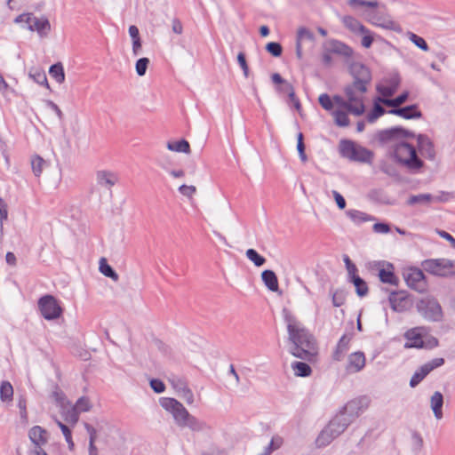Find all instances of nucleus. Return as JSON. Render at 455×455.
<instances>
[{
	"instance_id": "15",
	"label": "nucleus",
	"mask_w": 455,
	"mask_h": 455,
	"mask_svg": "<svg viewBox=\"0 0 455 455\" xmlns=\"http://www.w3.org/2000/svg\"><path fill=\"white\" fill-rule=\"evenodd\" d=\"M369 400L366 396L353 399L347 403L340 411L353 422L368 406Z\"/></svg>"
},
{
	"instance_id": "34",
	"label": "nucleus",
	"mask_w": 455,
	"mask_h": 455,
	"mask_svg": "<svg viewBox=\"0 0 455 455\" xmlns=\"http://www.w3.org/2000/svg\"><path fill=\"white\" fill-rule=\"evenodd\" d=\"M348 281L352 283L355 288V293L358 297H365L369 292V288L367 285V283L364 279L360 277L358 275H355L350 278H348Z\"/></svg>"
},
{
	"instance_id": "20",
	"label": "nucleus",
	"mask_w": 455,
	"mask_h": 455,
	"mask_svg": "<svg viewBox=\"0 0 455 455\" xmlns=\"http://www.w3.org/2000/svg\"><path fill=\"white\" fill-rule=\"evenodd\" d=\"M27 28L36 31L41 37H44L51 31V24L46 17L37 18L31 14V22H28Z\"/></svg>"
},
{
	"instance_id": "1",
	"label": "nucleus",
	"mask_w": 455,
	"mask_h": 455,
	"mask_svg": "<svg viewBox=\"0 0 455 455\" xmlns=\"http://www.w3.org/2000/svg\"><path fill=\"white\" fill-rule=\"evenodd\" d=\"M288 339L292 344L290 352L293 356L312 362L317 355L316 339L304 325L291 328Z\"/></svg>"
},
{
	"instance_id": "46",
	"label": "nucleus",
	"mask_w": 455,
	"mask_h": 455,
	"mask_svg": "<svg viewBox=\"0 0 455 455\" xmlns=\"http://www.w3.org/2000/svg\"><path fill=\"white\" fill-rule=\"evenodd\" d=\"M424 445L421 435L414 430L411 432V451L414 455H419Z\"/></svg>"
},
{
	"instance_id": "6",
	"label": "nucleus",
	"mask_w": 455,
	"mask_h": 455,
	"mask_svg": "<svg viewBox=\"0 0 455 455\" xmlns=\"http://www.w3.org/2000/svg\"><path fill=\"white\" fill-rule=\"evenodd\" d=\"M339 151L343 157L354 162L371 164L374 153L350 140H341Z\"/></svg>"
},
{
	"instance_id": "32",
	"label": "nucleus",
	"mask_w": 455,
	"mask_h": 455,
	"mask_svg": "<svg viewBox=\"0 0 455 455\" xmlns=\"http://www.w3.org/2000/svg\"><path fill=\"white\" fill-rule=\"evenodd\" d=\"M410 93L408 91L403 92L401 94L393 99H385L378 96V100H381L382 104L390 107L391 108H400L399 106L407 101Z\"/></svg>"
},
{
	"instance_id": "61",
	"label": "nucleus",
	"mask_w": 455,
	"mask_h": 455,
	"mask_svg": "<svg viewBox=\"0 0 455 455\" xmlns=\"http://www.w3.org/2000/svg\"><path fill=\"white\" fill-rule=\"evenodd\" d=\"M149 386L152 390L156 394H161L165 390L164 383L159 379H151L149 380Z\"/></svg>"
},
{
	"instance_id": "22",
	"label": "nucleus",
	"mask_w": 455,
	"mask_h": 455,
	"mask_svg": "<svg viewBox=\"0 0 455 455\" xmlns=\"http://www.w3.org/2000/svg\"><path fill=\"white\" fill-rule=\"evenodd\" d=\"M353 338V333L344 334L341 336L339 340L337 343V346L332 353V359L334 361L339 362L341 361L346 353L349 348V343Z\"/></svg>"
},
{
	"instance_id": "3",
	"label": "nucleus",
	"mask_w": 455,
	"mask_h": 455,
	"mask_svg": "<svg viewBox=\"0 0 455 455\" xmlns=\"http://www.w3.org/2000/svg\"><path fill=\"white\" fill-rule=\"evenodd\" d=\"M347 4L353 9L360 7H369L371 10L364 13L367 21L372 25L390 29L393 31H400V26L386 15L384 12L379 9L380 4L376 0H348Z\"/></svg>"
},
{
	"instance_id": "27",
	"label": "nucleus",
	"mask_w": 455,
	"mask_h": 455,
	"mask_svg": "<svg viewBox=\"0 0 455 455\" xmlns=\"http://www.w3.org/2000/svg\"><path fill=\"white\" fill-rule=\"evenodd\" d=\"M261 279L265 286L271 291H278L279 284L276 274L270 269H266L261 273Z\"/></svg>"
},
{
	"instance_id": "14",
	"label": "nucleus",
	"mask_w": 455,
	"mask_h": 455,
	"mask_svg": "<svg viewBox=\"0 0 455 455\" xmlns=\"http://www.w3.org/2000/svg\"><path fill=\"white\" fill-rule=\"evenodd\" d=\"M444 362L443 358L437 357L421 365L411 378L410 387H417L432 371L443 365Z\"/></svg>"
},
{
	"instance_id": "58",
	"label": "nucleus",
	"mask_w": 455,
	"mask_h": 455,
	"mask_svg": "<svg viewBox=\"0 0 455 455\" xmlns=\"http://www.w3.org/2000/svg\"><path fill=\"white\" fill-rule=\"evenodd\" d=\"M304 39H307V40H309V41H313L314 40V34L309 29H307V28L301 27L298 30L296 41L301 43L302 40H304Z\"/></svg>"
},
{
	"instance_id": "21",
	"label": "nucleus",
	"mask_w": 455,
	"mask_h": 455,
	"mask_svg": "<svg viewBox=\"0 0 455 455\" xmlns=\"http://www.w3.org/2000/svg\"><path fill=\"white\" fill-rule=\"evenodd\" d=\"M404 338L407 341L404 344L405 348H424L425 340L423 339L422 333L419 332V328H412L404 333Z\"/></svg>"
},
{
	"instance_id": "10",
	"label": "nucleus",
	"mask_w": 455,
	"mask_h": 455,
	"mask_svg": "<svg viewBox=\"0 0 455 455\" xmlns=\"http://www.w3.org/2000/svg\"><path fill=\"white\" fill-rule=\"evenodd\" d=\"M415 133L402 126H394L388 129L378 131L375 134V140L380 146H384L390 142L403 138H414Z\"/></svg>"
},
{
	"instance_id": "63",
	"label": "nucleus",
	"mask_w": 455,
	"mask_h": 455,
	"mask_svg": "<svg viewBox=\"0 0 455 455\" xmlns=\"http://www.w3.org/2000/svg\"><path fill=\"white\" fill-rule=\"evenodd\" d=\"M344 263L346 265V268L348 273V278L357 275V267L352 262L350 258L347 255H344L343 257Z\"/></svg>"
},
{
	"instance_id": "51",
	"label": "nucleus",
	"mask_w": 455,
	"mask_h": 455,
	"mask_svg": "<svg viewBox=\"0 0 455 455\" xmlns=\"http://www.w3.org/2000/svg\"><path fill=\"white\" fill-rule=\"evenodd\" d=\"M57 425L60 428V430H61V432H62V434H63V435L65 437V440H66V442L68 444L69 450H73L75 444H74V442L72 440L71 429L67 425H65L64 423H62L60 420H57Z\"/></svg>"
},
{
	"instance_id": "62",
	"label": "nucleus",
	"mask_w": 455,
	"mask_h": 455,
	"mask_svg": "<svg viewBox=\"0 0 455 455\" xmlns=\"http://www.w3.org/2000/svg\"><path fill=\"white\" fill-rule=\"evenodd\" d=\"M170 382L173 388L179 393H183L186 388H188L187 382L180 378H173L170 379Z\"/></svg>"
},
{
	"instance_id": "16",
	"label": "nucleus",
	"mask_w": 455,
	"mask_h": 455,
	"mask_svg": "<svg viewBox=\"0 0 455 455\" xmlns=\"http://www.w3.org/2000/svg\"><path fill=\"white\" fill-rule=\"evenodd\" d=\"M391 308L395 312H403L408 310L412 302L406 291H394L388 296Z\"/></svg>"
},
{
	"instance_id": "38",
	"label": "nucleus",
	"mask_w": 455,
	"mask_h": 455,
	"mask_svg": "<svg viewBox=\"0 0 455 455\" xmlns=\"http://www.w3.org/2000/svg\"><path fill=\"white\" fill-rule=\"evenodd\" d=\"M347 216L356 224L373 220L374 218L358 210H348L346 212Z\"/></svg>"
},
{
	"instance_id": "29",
	"label": "nucleus",
	"mask_w": 455,
	"mask_h": 455,
	"mask_svg": "<svg viewBox=\"0 0 455 455\" xmlns=\"http://www.w3.org/2000/svg\"><path fill=\"white\" fill-rule=\"evenodd\" d=\"M431 409L437 419L443 418V395L441 392L435 391L430 400Z\"/></svg>"
},
{
	"instance_id": "39",
	"label": "nucleus",
	"mask_w": 455,
	"mask_h": 455,
	"mask_svg": "<svg viewBox=\"0 0 455 455\" xmlns=\"http://www.w3.org/2000/svg\"><path fill=\"white\" fill-rule=\"evenodd\" d=\"M282 315L284 322L287 324L288 333L290 332L291 328L294 330L299 326L303 325L302 323H300L288 308L283 307L282 310Z\"/></svg>"
},
{
	"instance_id": "41",
	"label": "nucleus",
	"mask_w": 455,
	"mask_h": 455,
	"mask_svg": "<svg viewBox=\"0 0 455 455\" xmlns=\"http://www.w3.org/2000/svg\"><path fill=\"white\" fill-rule=\"evenodd\" d=\"M181 427H188L193 431H203L207 428V424L189 414V417H188Z\"/></svg>"
},
{
	"instance_id": "33",
	"label": "nucleus",
	"mask_w": 455,
	"mask_h": 455,
	"mask_svg": "<svg viewBox=\"0 0 455 455\" xmlns=\"http://www.w3.org/2000/svg\"><path fill=\"white\" fill-rule=\"evenodd\" d=\"M381 100H378V97L374 99L372 108L370 110V112L367 114L366 119L369 123L372 124L374 123L378 118L382 116L385 113H387V110H386L381 105Z\"/></svg>"
},
{
	"instance_id": "55",
	"label": "nucleus",
	"mask_w": 455,
	"mask_h": 455,
	"mask_svg": "<svg viewBox=\"0 0 455 455\" xmlns=\"http://www.w3.org/2000/svg\"><path fill=\"white\" fill-rule=\"evenodd\" d=\"M79 412L89 411L92 409V403L87 396L80 397L74 406Z\"/></svg>"
},
{
	"instance_id": "36",
	"label": "nucleus",
	"mask_w": 455,
	"mask_h": 455,
	"mask_svg": "<svg viewBox=\"0 0 455 455\" xmlns=\"http://www.w3.org/2000/svg\"><path fill=\"white\" fill-rule=\"evenodd\" d=\"M167 148L170 151H175L185 154H189L191 151L189 142L185 139H181L177 141H169L167 143Z\"/></svg>"
},
{
	"instance_id": "18",
	"label": "nucleus",
	"mask_w": 455,
	"mask_h": 455,
	"mask_svg": "<svg viewBox=\"0 0 455 455\" xmlns=\"http://www.w3.org/2000/svg\"><path fill=\"white\" fill-rule=\"evenodd\" d=\"M417 139L418 149L420 155L429 160H435V149L434 142L426 134H415Z\"/></svg>"
},
{
	"instance_id": "40",
	"label": "nucleus",
	"mask_w": 455,
	"mask_h": 455,
	"mask_svg": "<svg viewBox=\"0 0 455 455\" xmlns=\"http://www.w3.org/2000/svg\"><path fill=\"white\" fill-rule=\"evenodd\" d=\"M49 74L59 84L65 81V71L61 62L52 64L49 68Z\"/></svg>"
},
{
	"instance_id": "44",
	"label": "nucleus",
	"mask_w": 455,
	"mask_h": 455,
	"mask_svg": "<svg viewBox=\"0 0 455 455\" xmlns=\"http://www.w3.org/2000/svg\"><path fill=\"white\" fill-rule=\"evenodd\" d=\"M45 165V160L39 155H34L31 156V168L35 176L39 177Z\"/></svg>"
},
{
	"instance_id": "23",
	"label": "nucleus",
	"mask_w": 455,
	"mask_h": 455,
	"mask_svg": "<svg viewBox=\"0 0 455 455\" xmlns=\"http://www.w3.org/2000/svg\"><path fill=\"white\" fill-rule=\"evenodd\" d=\"M327 44L329 50L334 54L341 55L346 58H350L354 53V50L352 47L339 40L331 39L327 42Z\"/></svg>"
},
{
	"instance_id": "24",
	"label": "nucleus",
	"mask_w": 455,
	"mask_h": 455,
	"mask_svg": "<svg viewBox=\"0 0 455 455\" xmlns=\"http://www.w3.org/2000/svg\"><path fill=\"white\" fill-rule=\"evenodd\" d=\"M97 183L102 187L110 189L118 181V177L115 172L109 171H98L96 173Z\"/></svg>"
},
{
	"instance_id": "47",
	"label": "nucleus",
	"mask_w": 455,
	"mask_h": 455,
	"mask_svg": "<svg viewBox=\"0 0 455 455\" xmlns=\"http://www.w3.org/2000/svg\"><path fill=\"white\" fill-rule=\"evenodd\" d=\"M245 255L256 267H261L267 261L265 257L261 256L255 249L252 248L248 249Z\"/></svg>"
},
{
	"instance_id": "52",
	"label": "nucleus",
	"mask_w": 455,
	"mask_h": 455,
	"mask_svg": "<svg viewBox=\"0 0 455 455\" xmlns=\"http://www.w3.org/2000/svg\"><path fill=\"white\" fill-rule=\"evenodd\" d=\"M266 51L273 57H280L283 53V46L278 42H269L265 46Z\"/></svg>"
},
{
	"instance_id": "64",
	"label": "nucleus",
	"mask_w": 455,
	"mask_h": 455,
	"mask_svg": "<svg viewBox=\"0 0 455 455\" xmlns=\"http://www.w3.org/2000/svg\"><path fill=\"white\" fill-rule=\"evenodd\" d=\"M78 419L79 411L75 407L67 411L65 420L76 424L78 421Z\"/></svg>"
},
{
	"instance_id": "31",
	"label": "nucleus",
	"mask_w": 455,
	"mask_h": 455,
	"mask_svg": "<svg viewBox=\"0 0 455 455\" xmlns=\"http://www.w3.org/2000/svg\"><path fill=\"white\" fill-rule=\"evenodd\" d=\"M28 76L33 79L34 82L40 85L45 86L50 90V85L47 80L45 71L38 67H33L29 69Z\"/></svg>"
},
{
	"instance_id": "25",
	"label": "nucleus",
	"mask_w": 455,
	"mask_h": 455,
	"mask_svg": "<svg viewBox=\"0 0 455 455\" xmlns=\"http://www.w3.org/2000/svg\"><path fill=\"white\" fill-rule=\"evenodd\" d=\"M28 436L36 447H40L47 443V431L40 426H34L29 430Z\"/></svg>"
},
{
	"instance_id": "48",
	"label": "nucleus",
	"mask_w": 455,
	"mask_h": 455,
	"mask_svg": "<svg viewBox=\"0 0 455 455\" xmlns=\"http://www.w3.org/2000/svg\"><path fill=\"white\" fill-rule=\"evenodd\" d=\"M333 116H334V122L337 126L347 127L349 125L350 120L348 118L347 112L340 110V109H337L333 112Z\"/></svg>"
},
{
	"instance_id": "19",
	"label": "nucleus",
	"mask_w": 455,
	"mask_h": 455,
	"mask_svg": "<svg viewBox=\"0 0 455 455\" xmlns=\"http://www.w3.org/2000/svg\"><path fill=\"white\" fill-rule=\"evenodd\" d=\"M388 114L400 116L403 119H419L423 116L421 110L418 104H411L405 107H400L397 108H390L387 110Z\"/></svg>"
},
{
	"instance_id": "17",
	"label": "nucleus",
	"mask_w": 455,
	"mask_h": 455,
	"mask_svg": "<svg viewBox=\"0 0 455 455\" xmlns=\"http://www.w3.org/2000/svg\"><path fill=\"white\" fill-rule=\"evenodd\" d=\"M401 83V78L397 73L391 75L384 80V84H378L376 86L377 92L383 96L382 98L388 99L393 96Z\"/></svg>"
},
{
	"instance_id": "54",
	"label": "nucleus",
	"mask_w": 455,
	"mask_h": 455,
	"mask_svg": "<svg viewBox=\"0 0 455 455\" xmlns=\"http://www.w3.org/2000/svg\"><path fill=\"white\" fill-rule=\"evenodd\" d=\"M379 170L390 177H398L399 173L396 168L387 161H382L379 164Z\"/></svg>"
},
{
	"instance_id": "7",
	"label": "nucleus",
	"mask_w": 455,
	"mask_h": 455,
	"mask_svg": "<svg viewBox=\"0 0 455 455\" xmlns=\"http://www.w3.org/2000/svg\"><path fill=\"white\" fill-rule=\"evenodd\" d=\"M421 266L427 273L440 277H451L455 275V260L448 259H427L422 261Z\"/></svg>"
},
{
	"instance_id": "42",
	"label": "nucleus",
	"mask_w": 455,
	"mask_h": 455,
	"mask_svg": "<svg viewBox=\"0 0 455 455\" xmlns=\"http://www.w3.org/2000/svg\"><path fill=\"white\" fill-rule=\"evenodd\" d=\"M171 413L172 414L176 424L180 427H181L188 417H189V412L180 402L179 407H175Z\"/></svg>"
},
{
	"instance_id": "8",
	"label": "nucleus",
	"mask_w": 455,
	"mask_h": 455,
	"mask_svg": "<svg viewBox=\"0 0 455 455\" xmlns=\"http://www.w3.org/2000/svg\"><path fill=\"white\" fill-rule=\"evenodd\" d=\"M418 312L427 320L440 322L443 319V310L438 300L434 297L419 299L416 305Z\"/></svg>"
},
{
	"instance_id": "60",
	"label": "nucleus",
	"mask_w": 455,
	"mask_h": 455,
	"mask_svg": "<svg viewBox=\"0 0 455 455\" xmlns=\"http://www.w3.org/2000/svg\"><path fill=\"white\" fill-rule=\"evenodd\" d=\"M282 444V439L281 438H272L268 445L264 449L261 455H270L274 451L278 449Z\"/></svg>"
},
{
	"instance_id": "49",
	"label": "nucleus",
	"mask_w": 455,
	"mask_h": 455,
	"mask_svg": "<svg viewBox=\"0 0 455 455\" xmlns=\"http://www.w3.org/2000/svg\"><path fill=\"white\" fill-rule=\"evenodd\" d=\"M407 36L411 42L413 43L420 50L424 52H427L429 50L428 44L423 37L411 31L407 33Z\"/></svg>"
},
{
	"instance_id": "35",
	"label": "nucleus",
	"mask_w": 455,
	"mask_h": 455,
	"mask_svg": "<svg viewBox=\"0 0 455 455\" xmlns=\"http://www.w3.org/2000/svg\"><path fill=\"white\" fill-rule=\"evenodd\" d=\"M291 369L294 371V375L297 377H308L312 373V369L307 363L295 361L291 363Z\"/></svg>"
},
{
	"instance_id": "53",
	"label": "nucleus",
	"mask_w": 455,
	"mask_h": 455,
	"mask_svg": "<svg viewBox=\"0 0 455 455\" xmlns=\"http://www.w3.org/2000/svg\"><path fill=\"white\" fill-rule=\"evenodd\" d=\"M149 62V59L146 57L140 58L136 61L135 69L138 76H143L146 74Z\"/></svg>"
},
{
	"instance_id": "5",
	"label": "nucleus",
	"mask_w": 455,
	"mask_h": 455,
	"mask_svg": "<svg viewBox=\"0 0 455 455\" xmlns=\"http://www.w3.org/2000/svg\"><path fill=\"white\" fill-rule=\"evenodd\" d=\"M351 423V419L339 411L318 435L315 440L316 446L321 448L329 445L335 438L340 435Z\"/></svg>"
},
{
	"instance_id": "56",
	"label": "nucleus",
	"mask_w": 455,
	"mask_h": 455,
	"mask_svg": "<svg viewBox=\"0 0 455 455\" xmlns=\"http://www.w3.org/2000/svg\"><path fill=\"white\" fill-rule=\"evenodd\" d=\"M346 301V292L343 290H336L332 293V304L334 307H341Z\"/></svg>"
},
{
	"instance_id": "50",
	"label": "nucleus",
	"mask_w": 455,
	"mask_h": 455,
	"mask_svg": "<svg viewBox=\"0 0 455 455\" xmlns=\"http://www.w3.org/2000/svg\"><path fill=\"white\" fill-rule=\"evenodd\" d=\"M160 405L167 411L172 412L175 407H179L180 402L172 397H161L159 399Z\"/></svg>"
},
{
	"instance_id": "9",
	"label": "nucleus",
	"mask_w": 455,
	"mask_h": 455,
	"mask_svg": "<svg viewBox=\"0 0 455 455\" xmlns=\"http://www.w3.org/2000/svg\"><path fill=\"white\" fill-rule=\"evenodd\" d=\"M38 307L43 317L46 320H55L62 315L63 309L56 298L51 294L38 299Z\"/></svg>"
},
{
	"instance_id": "28",
	"label": "nucleus",
	"mask_w": 455,
	"mask_h": 455,
	"mask_svg": "<svg viewBox=\"0 0 455 455\" xmlns=\"http://www.w3.org/2000/svg\"><path fill=\"white\" fill-rule=\"evenodd\" d=\"M343 25L351 32L358 34L361 32H367V28L363 25L358 20L350 15L343 16L341 19Z\"/></svg>"
},
{
	"instance_id": "37",
	"label": "nucleus",
	"mask_w": 455,
	"mask_h": 455,
	"mask_svg": "<svg viewBox=\"0 0 455 455\" xmlns=\"http://www.w3.org/2000/svg\"><path fill=\"white\" fill-rule=\"evenodd\" d=\"M100 272L107 277L111 278L114 281L119 279V275L116 271L108 263L105 258H101L99 262Z\"/></svg>"
},
{
	"instance_id": "2",
	"label": "nucleus",
	"mask_w": 455,
	"mask_h": 455,
	"mask_svg": "<svg viewBox=\"0 0 455 455\" xmlns=\"http://www.w3.org/2000/svg\"><path fill=\"white\" fill-rule=\"evenodd\" d=\"M348 72L353 77V82L345 85L343 92L350 100H355V93L364 94L368 92V86L372 79L371 71L361 62L351 61L348 64Z\"/></svg>"
},
{
	"instance_id": "12",
	"label": "nucleus",
	"mask_w": 455,
	"mask_h": 455,
	"mask_svg": "<svg viewBox=\"0 0 455 455\" xmlns=\"http://www.w3.org/2000/svg\"><path fill=\"white\" fill-rule=\"evenodd\" d=\"M347 99L346 100L343 97L337 94L332 97V101L339 107L346 109L348 113L356 116H362L365 112V105L363 97L357 96L355 93V100H350L349 97H347Z\"/></svg>"
},
{
	"instance_id": "13",
	"label": "nucleus",
	"mask_w": 455,
	"mask_h": 455,
	"mask_svg": "<svg viewBox=\"0 0 455 455\" xmlns=\"http://www.w3.org/2000/svg\"><path fill=\"white\" fill-rule=\"evenodd\" d=\"M407 285L419 293H423L427 289V282L423 271L418 267H411L407 273L403 274Z\"/></svg>"
},
{
	"instance_id": "26",
	"label": "nucleus",
	"mask_w": 455,
	"mask_h": 455,
	"mask_svg": "<svg viewBox=\"0 0 455 455\" xmlns=\"http://www.w3.org/2000/svg\"><path fill=\"white\" fill-rule=\"evenodd\" d=\"M365 365V356L363 352H355L348 356L347 370L358 372L363 369Z\"/></svg>"
},
{
	"instance_id": "45",
	"label": "nucleus",
	"mask_w": 455,
	"mask_h": 455,
	"mask_svg": "<svg viewBox=\"0 0 455 455\" xmlns=\"http://www.w3.org/2000/svg\"><path fill=\"white\" fill-rule=\"evenodd\" d=\"M432 199L433 196L431 194L412 195L408 198L406 204L408 205L427 204L432 201Z\"/></svg>"
},
{
	"instance_id": "4",
	"label": "nucleus",
	"mask_w": 455,
	"mask_h": 455,
	"mask_svg": "<svg viewBox=\"0 0 455 455\" xmlns=\"http://www.w3.org/2000/svg\"><path fill=\"white\" fill-rule=\"evenodd\" d=\"M392 156L398 164L406 168L411 173H419L425 166V163L418 156L415 147L405 141L395 143Z\"/></svg>"
},
{
	"instance_id": "11",
	"label": "nucleus",
	"mask_w": 455,
	"mask_h": 455,
	"mask_svg": "<svg viewBox=\"0 0 455 455\" xmlns=\"http://www.w3.org/2000/svg\"><path fill=\"white\" fill-rule=\"evenodd\" d=\"M369 268L378 270V276L381 283L398 286L399 279L395 274V267L392 263L385 260L373 261L369 263Z\"/></svg>"
},
{
	"instance_id": "43",
	"label": "nucleus",
	"mask_w": 455,
	"mask_h": 455,
	"mask_svg": "<svg viewBox=\"0 0 455 455\" xmlns=\"http://www.w3.org/2000/svg\"><path fill=\"white\" fill-rule=\"evenodd\" d=\"M13 397V387L12 384L7 381H2L0 385V399L2 402H10Z\"/></svg>"
},
{
	"instance_id": "30",
	"label": "nucleus",
	"mask_w": 455,
	"mask_h": 455,
	"mask_svg": "<svg viewBox=\"0 0 455 455\" xmlns=\"http://www.w3.org/2000/svg\"><path fill=\"white\" fill-rule=\"evenodd\" d=\"M369 198L376 203L392 205L394 204V200H392L389 196L380 188L371 189L368 194Z\"/></svg>"
},
{
	"instance_id": "57",
	"label": "nucleus",
	"mask_w": 455,
	"mask_h": 455,
	"mask_svg": "<svg viewBox=\"0 0 455 455\" xmlns=\"http://www.w3.org/2000/svg\"><path fill=\"white\" fill-rule=\"evenodd\" d=\"M318 102L325 110H331L333 108V101L331 96L327 93H323L318 98Z\"/></svg>"
},
{
	"instance_id": "59",
	"label": "nucleus",
	"mask_w": 455,
	"mask_h": 455,
	"mask_svg": "<svg viewBox=\"0 0 455 455\" xmlns=\"http://www.w3.org/2000/svg\"><path fill=\"white\" fill-rule=\"evenodd\" d=\"M360 34L363 35L362 46L366 49L370 48L374 41V34L369 28H367V32H361Z\"/></svg>"
}]
</instances>
